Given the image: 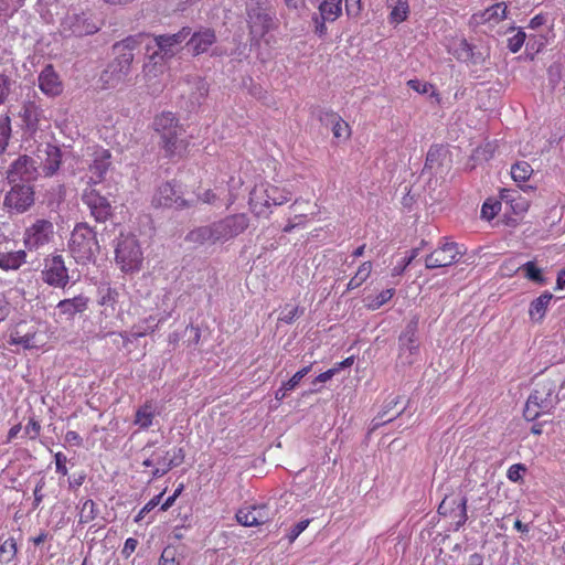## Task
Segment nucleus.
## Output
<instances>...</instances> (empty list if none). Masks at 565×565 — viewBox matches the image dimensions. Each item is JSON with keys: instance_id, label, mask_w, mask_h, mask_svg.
I'll return each mask as SVG.
<instances>
[{"instance_id": "1", "label": "nucleus", "mask_w": 565, "mask_h": 565, "mask_svg": "<svg viewBox=\"0 0 565 565\" xmlns=\"http://www.w3.org/2000/svg\"><path fill=\"white\" fill-rule=\"evenodd\" d=\"M146 40H148L147 33H137L113 44L114 58L106 65L98 79L103 89L116 88L126 83L131 71L135 51L139 50Z\"/></svg>"}, {"instance_id": "2", "label": "nucleus", "mask_w": 565, "mask_h": 565, "mask_svg": "<svg viewBox=\"0 0 565 565\" xmlns=\"http://www.w3.org/2000/svg\"><path fill=\"white\" fill-rule=\"evenodd\" d=\"M249 226V217L246 213H235L207 225L194 227L184 236L186 243L195 247L205 244L215 245L226 243L242 233Z\"/></svg>"}, {"instance_id": "3", "label": "nucleus", "mask_w": 565, "mask_h": 565, "mask_svg": "<svg viewBox=\"0 0 565 565\" xmlns=\"http://www.w3.org/2000/svg\"><path fill=\"white\" fill-rule=\"evenodd\" d=\"M68 249L77 264L95 262L100 250L97 233L87 223H77L71 233Z\"/></svg>"}, {"instance_id": "4", "label": "nucleus", "mask_w": 565, "mask_h": 565, "mask_svg": "<svg viewBox=\"0 0 565 565\" xmlns=\"http://www.w3.org/2000/svg\"><path fill=\"white\" fill-rule=\"evenodd\" d=\"M558 403L555 394V384L552 381H544L536 384V387L529 395L523 416L527 422H534L544 414H551Z\"/></svg>"}, {"instance_id": "5", "label": "nucleus", "mask_w": 565, "mask_h": 565, "mask_svg": "<svg viewBox=\"0 0 565 565\" xmlns=\"http://www.w3.org/2000/svg\"><path fill=\"white\" fill-rule=\"evenodd\" d=\"M291 192L273 184L254 188L249 194V206L257 217H269L271 206L282 205L291 200Z\"/></svg>"}, {"instance_id": "6", "label": "nucleus", "mask_w": 565, "mask_h": 565, "mask_svg": "<svg viewBox=\"0 0 565 565\" xmlns=\"http://www.w3.org/2000/svg\"><path fill=\"white\" fill-rule=\"evenodd\" d=\"M246 21L252 34L264 36L274 29L276 13L269 0H246Z\"/></svg>"}, {"instance_id": "7", "label": "nucleus", "mask_w": 565, "mask_h": 565, "mask_svg": "<svg viewBox=\"0 0 565 565\" xmlns=\"http://www.w3.org/2000/svg\"><path fill=\"white\" fill-rule=\"evenodd\" d=\"M115 260L121 271L134 273L141 268L143 254L134 235H120L115 247Z\"/></svg>"}, {"instance_id": "8", "label": "nucleus", "mask_w": 565, "mask_h": 565, "mask_svg": "<svg viewBox=\"0 0 565 565\" xmlns=\"http://www.w3.org/2000/svg\"><path fill=\"white\" fill-rule=\"evenodd\" d=\"M10 190L3 195L2 206L10 213L22 214L35 203L34 185L29 183H8Z\"/></svg>"}, {"instance_id": "9", "label": "nucleus", "mask_w": 565, "mask_h": 565, "mask_svg": "<svg viewBox=\"0 0 565 565\" xmlns=\"http://www.w3.org/2000/svg\"><path fill=\"white\" fill-rule=\"evenodd\" d=\"M142 46L146 50L148 62L143 64V72L151 73L158 64L172 58L179 51L172 45L166 35H156L151 39L150 34Z\"/></svg>"}, {"instance_id": "10", "label": "nucleus", "mask_w": 565, "mask_h": 565, "mask_svg": "<svg viewBox=\"0 0 565 565\" xmlns=\"http://www.w3.org/2000/svg\"><path fill=\"white\" fill-rule=\"evenodd\" d=\"M99 28L94 23L88 11L71 9L61 22V33L67 36H85L96 33Z\"/></svg>"}, {"instance_id": "11", "label": "nucleus", "mask_w": 565, "mask_h": 565, "mask_svg": "<svg viewBox=\"0 0 565 565\" xmlns=\"http://www.w3.org/2000/svg\"><path fill=\"white\" fill-rule=\"evenodd\" d=\"M41 279L43 282L54 288L64 289L67 286L71 281V276L68 275V268L62 255H52L44 259Z\"/></svg>"}, {"instance_id": "12", "label": "nucleus", "mask_w": 565, "mask_h": 565, "mask_svg": "<svg viewBox=\"0 0 565 565\" xmlns=\"http://www.w3.org/2000/svg\"><path fill=\"white\" fill-rule=\"evenodd\" d=\"M7 183L32 184L39 177L36 161L26 156H19L6 170Z\"/></svg>"}, {"instance_id": "13", "label": "nucleus", "mask_w": 565, "mask_h": 565, "mask_svg": "<svg viewBox=\"0 0 565 565\" xmlns=\"http://www.w3.org/2000/svg\"><path fill=\"white\" fill-rule=\"evenodd\" d=\"M461 256L458 244L444 237L437 248L425 257V267L427 269L448 267L459 262Z\"/></svg>"}, {"instance_id": "14", "label": "nucleus", "mask_w": 565, "mask_h": 565, "mask_svg": "<svg viewBox=\"0 0 565 565\" xmlns=\"http://www.w3.org/2000/svg\"><path fill=\"white\" fill-rule=\"evenodd\" d=\"M153 203L157 206L174 210H183L192 206V202L183 198L182 186L175 180L167 181L158 188Z\"/></svg>"}, {"instance_id": "15", "label": "nucleus", "mask_w": 565, "mask_h": 565, "mask_svg": "<svg viewBox=\"0 0 565 565\" xmlns=\"http://www.w3.org/2000/svg\"><path fill=\"white\" fill-rule=\"evenodd\" d=\"M418 324L419 319L414 316L398 337V354L401 358H405L408 364L414 362L412 356L419 352Z\"/></svg>"}, {"instance_id": "16", "label": "nucleus", "mask_w": 565, "mask_h": 565, "mask_svg": "<svg viewBox=\"0 0 565 565\" xmlns=\"http://www.w3.org/2000/svg\"><path fill=\"white\" fill-rule=\"evenodd\" d=\"M82 201L89 209L90 215L96 222L105 223L113 216V206L109 200L97 190H84Z\"/></svg>"}, {"instance_id": "17", "label": "nucleus", "mask_w": 565, "mask_h": 565, "mask_svg": "<svg viewBox=\"0 0 565 565\" xmlns=\"http://www.w3.org/2000/svg\"><path fill=\"white\" fill-rule=\"evenodd\" d=\"M54 226L49 220H36L30 227L24 232L23 242L28 249H38L41 246L47 244L54 233Z\"/></svg>"}, {"instance_id": "18", "label": "nucleus", "mask_w": 565, "mask_h": 565, "mask_svg": "<svg viewBox=\"0 0 565 565\" xmlns=\"http://www.w3.org/2000/svg\"><path fill=\"white\" fill-rule=\"evenodd\" d=\"M43 117V109L36 100H25L19 111L23 136L31 138L39 130V124Z\"/></svg>"}, {"instance_id": "19", "label": "nucleus", "mask_w": 565, "mask_h": 565, "mask_svg": "<svg viewBox=\"0 0 565 565\" xmlns=\"http://www.w3.org/2000/svg\"><path fill=\"white\" fill-rule=\"evenodd\" d=\"M74 159L70 149H62L58 146L47 143L45 148V158L42 162V170L45 177H53L57 173L63 163Z\"/></svg>"}, {"instance_id": "20", "label": "nucleus", "mask_w": 565, "mask_h": 565, "mask_svg": "<svg viewBox=\"0 0 565 565\" xmlns=\"http://www.w3.org/2000/svg\"><path fill=\"white\" fill-rule=\"evenodd\" d=\"M236 521L243 526H257L267 523L271 513L266 504L242 508L236 512Z\"/></svg>"}, {"instance_id": "21", "label": "nucleus", "mask_w": 565, "mask_h": 565, "mask_svg": "<svg viewBox=\"0 0 565 565\" xmlns=\"http://www.w3.org/2000/svg\"><path fill=\"white\" fill-rule=\"evenodd\" d=\"M39 88L49 97H56L63 92V84L52 64L45 65L38 77Z\"/></svg>"}, {"instance_id": "22", "label": "nucleus", "mask_w": 565, "mask_h": 565, "mask_svg": "<svg viewBox=\"0 0 565 565\" xmlns=\"http://www.w3.org/2000/svg\"><path fill=\"white\" fill-rule=\"evenodd\" d=\"M36 328L26 329L25 322H19L10 332L9 344L21 345L25 350L39 348Z\"/></svg>"}, {"instance_id": "23", "label": "nucleus", "mask_w": 565, "mask_h": 565, "mask_svg": "<svg viewBox=\"0 0 565 565\" xmlns=\"http://www.w3.org/2000/svg\"><path fill=\"white\" fill-rule=\"evenodd\" d=\"M111 153L107 149H96L93 153V162L89 164L90 182L97 184L102 182L111 164Z\"/></svg>"}, {"instance_id": "24", "label": "nucleus", "mask_w": 565, "mask_h": 565, "mask_svg": "<svg viewBox=\"0 0 565 565\" xmlns=\"http://www.w3.org/2000/svg\"><path fill=\"white\" fill-rule=\"evenodd\" d=\"M215 42V31L210 28H201L191 35L186 42V46L192 51L193 55L196 56L206 53Z\"/></svg>"}, {"instance_id": "25", "label": "nucleus", "mask_w": 565, "mask_h": 565, "mask_svg": "<svg viewBox=\"0 0 565 565\" xmlns=\"http://www.w3.org/2000/svg\"><path fill=\"white\" fill-rule=\"evenodd\" d=\"M89 298L84 295H77L73 298H67L58 301L56 308L60 315L65 316L67 319H73L77 313H83L87 310Z\"/></svg>"}, {"instance_id": "26", "label": "nucleus", "mask_w": 565, "mask_h": 565, "mask_svg": "<svg viewBox=\"0 0 565 565\" xmlns=\"http://www.w3.org/2000/svg\"><path fill=\"white\" fill-rule=\"evenodd\" d=\"M447 158V150L443 145H433L427 151L423 173L429 171L431 174H438L444 171V161Z\"/></svg>"}, {"instance_id": "27", "label": "nucleus", "mask_w": 565, "mask_h": 565, "mask_svg": "<svg viewBox=\"0 0 565 565\" xmlns=\"http://www.w3.org/2000/svg\"><path fill=\"white\" fill-rule=\"evenodd\" d=\"M507 18V4L498 2L487 8L483 11L473 13L471 20L476 24H484L488 22L499 23Z\"/></svg>"}, {"instance_id": "28", "label": "nucleus", "mask_w": 565, "mask_h": 565, "mask_svg": "<svg viewBox=\"0 0 565 565\" xmlns=\"http://www.w3.org/2000/svg\"><path fill=\"white\" fill-rule=\"evenodd\" d=\"M182 131H172L170 135L160 136L159 146L164 152L166 158H174L175 156H181L185 150V143L182 139H180V135Z\"/></svg>"}, {"instance_id": "29", "label": "nucleus", "mask_w": 565, "mask_h": 565, "mask_svg": "<svg viewBox=\"0 0 565 565\" xmlns=\"http://www.w3.org/2000/svg\"><path fill=\"white\" fill-rule=\"evenodd\" d=\"M153 128L160 135H170L172 131H183L179 124V119L171 111H162L157 115L153 120Z\"/></svg>"}, {"instance_id": "30", "label": "nucleus", "mask_w": 565, "mask_h": 565, "mask_svg": "<svg viewBox=\"0 0 565 565\" xmlns=\"http://www.w3.org/2000/svg\"><path fill=\"white\" fill-rule=\"evenodd\" d=\"M553 299V295L550 291H544L537 298L530 302L529 317L533 322H542L545 318L547 308Z\"/></svg>"}, {"instance_id": "31", "label": "nucleus", "mask_w": 565, "mask_h": 565, "mask_svg": "<svg viewBox=\"0 0 565 565\" xmlns=\"http://www.w3.org/2000/svg\"><path fill=\"white\" fill-rule=\"evenodd\" d=\"M191 84V95L190 102L193 107L200 106L209 94V84L207 82L199 76L193 77Z\"/></svg>"}, {"instance_id": "32", "label": "nucleus", "mask_w": 565, "mask_h": 565, "mask_svg": "<svg viewBox=\"0 0 565 565\" xmlns=\"http://www.w3.org/2000/svg\"><path fill=\"white\" fill-rule=\"evenodd\" d=\"M24 250L0 253V268L2 270H17L25 263Z\"/></svg>"}, {"instance_id": "33", "label": "nucleus", "mask_w": 565, "mask_h": 565, "mask_svg": "<svg viewBox=\"0 0 565 565\" xmlns=\"http://www.w3.org/2000/svg\"><path fill=\"white\" fill-rule=\"evenodd\" d=\"M154 415L156 411L152 403L146 402L136 411L134 424L138 425L141 429H148L152 425Z\"/></svg>"}, {"instance_id": "34", "label": "nucleus", "mask_w": 565, "mask_h": 565, "mask_svg": "<svg viewBox=\"0 0 565 565\" xmlns=\"http://www.w3.org/2000/svg\"><path fill=\"white\" fill-rule=\"evenodd\" d=\"M399 403V396H394L391 399L386 401L385 405L383 406V409L377 414V416L373 419V428H377L386 423H390L394 419V416L387 417V414L390 411L396 407V405ZM405 408L399 409L396 416H399Z\"/></svg>"}, {"instance_id": "35", "label": "nucleus", "mask_w": 565, "mask_h": 565, "mask_svg": "<svg viewBox=\"0 0 565 565\" xmlns=\"http://www.w3.org/2000/svg\"><path fill=\"white\" fill-rule=\"evenodd\" d=\"M343 0H323L318 10L329 21L334 22L342 13Z\"/></svg>"}, {"instance_id": "36", "label": "nucleus", "mask_w": 565, "mask_h": 565, "mask_svg": "<svg viewBox=\"0 0 565 565\" xmlns=\"http://www.w3.org/2000/svg\"><path fill=\"white\" fill-rule=\"evenodd\" d=\"M516 270H522L526 279L537 285L543 286L547 282V279L544 277L542 269L539 268L532 260L524 263Z\"/></svg>"}, {"instance_id": "37", "label": "nucleus", "mask_w": 565, "mask_h": 565, "mask_svg": "<svg viewBox=\"0 0 565 565\" xmlns=\"http://www.w3.org/2000/svg\"><path fill=\"white\" fill-rule=\"evenodd\" d=\"M473 49L475 46L462 38L457 43H455L452 54L460 62H473Z\"/></svg>"}, {"instance_id": "38", "label": "nucleus", "mask_w": 565, "mask_h": 565, "mask_svg": "<svg viewBox=\"0 0 565 565\" xmlns=\"http://www.w3.org/2000/svg\"><path fill=\"white\" fill-rule=\"evenodd\" d=\"M99 509L92 499L81 501L78 524H86L97 518Z\"/></svg>"}, {"instance_id": "39", "label": "nucleus", "mask_w": 565, "mask_h": 565, "mask_svg": "<svg viewBox=\"0 0 565 565\" xmlns=\"http://www.w3.org/2000/svg\"><path fill=\"white\" fill-rule=\"evenodd\" d=\"M372 271V263L364 262L358 268L355 275L350 279L347 285V291H351L360 287L369 277Z\"/></svg>"}, {"instance_id": "40", "label": "nucleus", "mask_w": 565, "mask_h": 565, "mask_svg": "<svg viewBox=\"0 0 565 565\" xmlns=\"http://www.w3.org/2000/svg\"><path fill=\"white\" fill-rule=\"evenodd\" d=\"M12 128L9 114L0 115V156L6 152L11 139Z\"/></svg>"}, {"instance_id": "41", "label": "nucleus", "mask_w": 565, "mask_h": 565, "mask_svg": "<svg viewBox=\"0 0 565 565\" xmlns=\"http://www.w3.org/2000/svg\"><path fill=\"white\" fill-rule=\"evenodd\" d=\"M533 173L531 164L526 161H519L511 168V175L515 182H525Z\"/></svg>"}, {"instance_id": "42", "label": "nucleus", "mask_w": 565, "mask_h": 565, "mask_svg": "<svg viewBox=\"0 0 565 565\" xmlns=\"http://www.w3.org/2000/svg\"><path fill=\"white\" fill-rule=\"evenodd\" d=\"M467 503L468 499L466 495L460 497V508L454 512V515H448L454 520L452 530L458 531L460 527H462L467 520H468V513H467Z\"/></svg>"}, {"instance_id": "43", "label": "nucleus", "mask_w": 565, "mask_h": 565, "mask_svg": "<svg viewBox=\"0 0 565 565\" xmlns=\"http://www.w3.org/2000/svg\"><path fill=\"white\" fill-rule=\"evenodd\" d=\"M408 13V0H397L390 13V21L391 23H401L407 19Z\"/></svg>"}, {"instance_id": "44", "label": "nucleus", "mask_w": 565, "mask_h": 565, "mask_svg": "<svg viewBox=\"0 0 565 565\" xmlns=\"http://www.w3.org/2000/svg\"><path fill=\"white\" fill-rule=\"evenodd\" d=\"M99 292V305L102 306H114L117 302L118 292L110 285H104L98 288Z\"/></svg>"}, {"instance_id": "45", "label": "nucleus", "mask_w": 565, "mask_h": 565, "mask_svg": "<svg viewBox=\"0 0 565 565\" xmlns=\"http://www.w3.org/2000/svg\"><path fill=\"white\" fill-rule=\"evenodd\" d=\"M502 203L498 200L488 199L481 207V217L491 221L501 211Z\"/></svg>"}, {"instance_id": "46", "label": "nucleus", "mask_w": 565, "mask_h": 565, "mask_svg": "<svg viewBox=\"0 0 565 565\" xmlns=\"http://www.w3.org/2000/svg\"><path fill=\"white\" fill-rule=\"evenodd\" d=\"M460 498L445 497L438 507L439 515H454L460 505Z\"/></svg>"}, {"instance_id": "47", "label": "nucleus", "mask_w": 565, "mask_h": 565, "mask_svg": "<svg viewBox=\"0 0 565 565\" xmlns=\"http://www.w3.org/2000/svg\"><path fill=\"white\" fill-rule=\"evenodd\" d=\"M15 82L4 73H0V105H3L10 96Z\"/></svg>"}, {"instance_id": "48", "label": "nucleus", "mask_w": 565, "mask_h": 565, "mask_svg": "<svg viewBox=\"0 0 565 565\" xmlns=\"http://www.w3.org/2000/svg\"><path fill=\"white\" fill-rule=\"evenodd\" d=\"M311 22L313 24V32L320 39H323L328 34L327 22H329L320 11L318 13H313L311 17Z\"/></svg>"}, {"instance_id": "49", "label": "nucleus", "mask_w": 565, "mask_h": 565, "mask_svg": "<svg viewBox=\"0 0 565 565\" xmlns=\"http://www.w3.org/2000/svg\"><path fill=\"white\" fill-rule=\"evenodd\" d=\"M305 309L299 306L286 305L281 311L280 320L286 323H292L297 318L303 315Z\"/></svg>"}, {"instance_id": "50", "label": "nucleus", "mask_w": 565, "mask_h": 565, "mask_svg": "<svg viewBox=\"0 0 565 565\" xmlns=\"http://www.w3.org/2000/svg\"><path fill=\"white\" fill-rule=\"evenodd\" d=\"M395 294V289L393 288H388V289H385L383 291H381L369 305V309L371 310H377L380 309L383 305H385L387 301H390L392 299V297L394 296Z\"/></svg>"}, {"instance_id": "51", "label": "nucleus", "mask_w": 565, "mask_h": 565, "mask_svg": "<svg viewBox=\"0 0 565 565\" xmlns=\"http://www.w3.org/2000/svg\"><path fill=\"white\" fill-rule=\"evenodd\" d=\"M419 250V247L413 248L409 252V255L404 257L403 260L392 269V276L395 277L402 275L407 266H409L412 262L418 256Z\"/></svg>"}, {"instance_id": "52", "label": "nucleus", "mask_w": 565, "mask_h": 565, "mask_svg": "<svg viewBox=\"0 0 565 565\" xmlns=\"http://www.w3.org/2000/svg\"><path fill=\"white\" fill-rule=\"evenodd\" d=\"M191 34V28L184 26L179 32L174 34H164L168 41L172 43V45L180 51L181 44L185 41V39Z\"/></svg>"}, {"instance_id": "53", "label": "nucleus", "mask_w": 565, "mask_h": 565, "mask_svg": "<svg viewBox=\"0 0 565 565\" xmlns=\"http://www.w3.org/2000/svg\"><path fill=\"white\" fill-rule=\"evenodd\" d=\"M317 118L326 127H331V125L334 124L341 117L333 110L319 108L317 110Z\"/></svg>"}, {"instance_id": "54", "label": "nucleus", "mask_w": 565, "mask_h": 565, "mask_svg": "<svg viewBox=\"0 0 565 565\" xmlns=\"http://www.w3.org/2000/svg\"><path fill=\"white\" fill-rule=\"evenodd\" d=\"M526 471L527 468L524 463H514L508 469L507 477L512 482H521Z\"/></svg>"}, {"instance_id": "55", "label": "nucleus", "mask_w": 565, "mask_h": 565, "mask_svg": "<svg viewBox=\"0 0 565 565\" xmlns=\"http://www.w3.org/2000/svg\"><path fill=\"white\" fill-rule=\"evenodd\" d=\"M407 85L409 88L419 94H427L431 89V96L438 97V94L435 92L434 86L427 82H422L419 79H409L407 82Z\"/></svg>"}, {"instance_id": "56", "label": "nucleus", "mask_w": 565, "mask_h": 565, "mask_svg": "<svg viewBox=\"0 0 565 565\" xmlns=\"http://www.w3.org/2000/svg\"><path fill=\"white\" fill-rule=\"evenodd\" d=\"M40 433H41L40 422L34 416H31L29 418L26 426L24 427V436H26L31 440H35L40 436Z\"/></svg>"}, {"instance_id": "57", "label": "nucleus", "mask_w": 565, "mask_h": 565, "mask_svg": "<svg viewBox=\"0 0 565 565\" xmlns=\"http://www.w3.org/2000/svg\"><path fill=\"white\" fill-rule=\"evenodd\" d=\"M525 38V33L519 30L514 35L508 39V49L512 53L519 52L522 45L524 44Z\"/></svg>"}, {"instance_id": "58", "label": "nucleus", "mask_w": 565, "mask_h": 565, "mask_svg": "<svg viewBox=\"0 0 565 565\" xmlns=\"http://www.w3.org/2000/svg\"><path fill=\"white\" fill-rule=\"evenodd\" d=\"M331 130L334 138H348L350 135L349 125L342 119H338L334 124L331 125Z\"/></svg>"}, {"instance_id": "59", "label": "nucleus", "mask_w": 565, "mask_h": 565, "mask_svg": "<svg viewBox=\"0 0 565 565\" xmlns=\"http://www.w3.org/2000/svg\"><path fill=\"white\" fill-rule=\"evenodd\" d=\"M163 494L164 492H160L159 494L154 495L149 502H147L135 518V521L139 522L146 515V513H149L152 509H154L160 503Z\"/></svg>"}, {"instance_id": "60", "label": "nucleus", "mask_w": 565, "mask_h": 565, "mask_svg": "<svg viewBox=\"0 0 565 565\" xmlns=\"http://www.w3.org/2000/svg\"><path fill=\"white\" fill-rule=\"evenodd\" d=\"M13 0H0V18H10L18 11Z\"/></svg>"}, {"instance_id": "61", "label": "nucleus", "mask_w": 565, "mask_h": 565, "mask_svg": "<svg viewBox=\"0 0 565 565\" xmlns=\"http://www.w3.org/2000/svg\"><path fill=\"white\" fill-rule=\"evenodd\" d=\"M309 520H301L298 523H296L288 532L287 539L289 543H292L296 541V539L307 529L309 525Z\"/></svg>"}, {"instance_id": "62", "label": "nucleus", "mask_w": 565, "mask_h": 565, "mask_svg": "<svg viewBox=\"0 0 565 565\" xmlns=\"http://www.w3.org/2000/svg\"><path fill=\"white\" fill-rule=\"evenodd\" d=\"M159 565H180L175 558V550L173 547H166L162 551Z\"/></svg>"}, {"instance_id": "63", "label": "nucleus", "mask_w": 565, "mask_h": 565, "mask_svg": "<svg viewBox=\"0 0 565 565\" xmlns=\"http://www.w3.org/2000/svg\"><path fill=\"white\" fill-rule=\"evenodd\" d=\"M185 451L183 448H174L173 455L168 460V469L181 466L184 462Z\"/></svg>"}, {"instance_id": "64", "label": "nucleus", "mask_w": 565, "mask_h": 565, "mask_svg": "<svg viewBox=\"0 0 565 565\" xmlns=\"http://www.w3.org/2000/svg\"><path fill=\"white\" fill-rule=\"evenodd\" d=\"M362 10L361 0H345V12L348 17L355 18Z\"/></svg>"}]
</instances>
